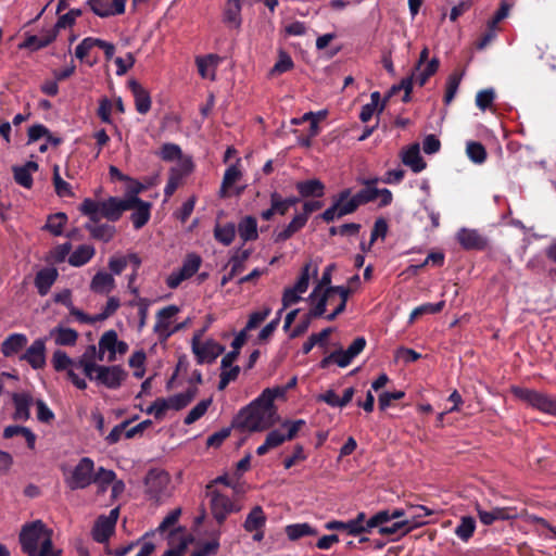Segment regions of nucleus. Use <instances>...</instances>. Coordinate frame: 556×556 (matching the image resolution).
I'll list each match as a JSON object with an SVG mask.
<instances>
[{
    "mask_svg": "<svg viewBox=\"0 0 556 556\" xmlns=\"http://www.w3.org/2000/svg\"><path fill=\"white\" fill-rule=\"evenodd\" d=\"M462 80V76L458 74H452L446 81V90L444 94V102L450 104L455 98L459 84Z\"/></svg>",
    "mask_w": 556,
    "mask_h": 556,
    "instance_id": "e2e57ef3",
    "label": "nucleus"
},
{
    "mask_svg": "<svg viewBox=\"0 0 556 556\" xmlns=\"http://www.w3.org/2000/svg\"><path fill=\"white\" fill-rule=\"evenodd\" d=\"M305 420L298 419V420H285L281 422V429H286L285 432L286 438L288 441L293 440L299 431L305 426Z\"/></svg>",
    "mask_w": 556,
    "mask_h": 556,
    "instance_id": "774afa93",
    "label": "nucleus"
},
{
    "mask_svg": "<svg viewBox=\"0 0 556 556\" xmlns=\"http://www.w3.org/2000/svg\"><path fill=\"white\" fill-rule=\"evenodd\" d=\"M51 536V530L42 521L36 520L21 531L22 549L28 556H62V551L53 547Z\"/></svg>",
    "mask_w": 556,
    "mask_h": 556,
    "instance_id": "f03ea898",
    "label": "nucleus"
},
{
    "mask_svg": "<svg viewBox=\"0 0 556 556\" xmlns=\"http://www.w3.org/2000/svg\"><path fill=\"white\" fill-rule=\"evenodd\" d=\"M51 339L59 346H73L78 340V332L75 329L59 325L52 328L46 340Z\"/></svg>",
    "mask_w": 556,
    "mask_h": 556,
    "instance_id": "412c9836",
    "label": "nucleus"
},
{
    "mask_svg": "<svg viewBox=\"0 0 556 556\" xmlns=\"http://www.w3.org/2000/svg\"><path fill=\"white\" fill-rule=\"evenodd\" d=\"M319 264L317 261L307 262L296 279L293 287L287 288L282 294L283 308H287L301 301L302 295L307 291L312 278L316 279Z\"/></svg>",
    "mask_w": 556,
    "mask_h": 556,
    "instance_id": "423d86ee",
    "label": "nucleus"
},
{
    "mask_svg": "<svg viewBox=\"0 0 556 556\" xmlns=\"http://www.w3.org/2000/svg\"><path fill=\"white\" fill-rule=\"evenodd\" d=\"M432 515V510L422 505L408 506V515L405 519L407 528L412 531L415 528L426 525L425 518Z\"/></svg>",
    "mask_w": 556,
    "mask_h": 556,
    "instance_id": "c756f323",
    "label": "nucleus"
},
{
    "mask_svg": "<svg viewBox=\"0 0 556 556\" xmlns=\"http://www.w3.org/2000/svg\"><path fill=\"white\" fill-rule=\"evenodd\" d=\"M88 353L94 354L96 353V346L94 345H90L88 348L87 352L85 353V355L80 359H78L76 363H74L67 369L68 378L71 379L73 384L76 388L80 389V390H84V389L87 388V383H86V380L84 378V377H87V372L85 371V366L86 365H91V361H88L86 358Z\"/></svg>",
    "mask_w": 556,
    "mask_h": 556,
    "instance_id": "6ab92c4d",
    "label": "nucleus"
},
{
    "mask_svg": "<svg viewBox=\"0 0 556 556\" xmlns=\"http://www.w3.org/2000/svg\"><path fill=\"white\" fill-rule=\"evenodd\" d=\"M456 238L466 250H481L486 245V240L475 229L462 228Z\"/></svg>",
    "mask_w": 556,
    "mask_h": 556,
    "instance_id": "b1692460",
    "label": "nucleus"
},
{
    "mask_svg": "<svg viewBox=\"0 0 556 556\" xmlns=\"http://www.w3.org/2000/svg\"><path fill=\"white\" fill-rule=\"evenodd\" d=\"M119 516V508H113L108 516H100L96 521L92 529V536L94 541L104 543L114 532L117 519Z\"/></svg>",
    "mask_w": 556,
    "mask_h": 556,
    "instance_id": "4468645a",
    "label": "nucleus"
},
{
    "mask_svg": "<svg viewBox=\"0 0 556 556\" xmlns=\"http://www.w3.org/2000/svg\"><path fill=\"white\" fill-rule=\"evenodd\" d=\"M350 293L351 289L343 286L326 289L321 296L317 298V300L313 302H309L312 306V315L323 316L326 313L328 301L332 300H338L334 311L338 314H341L345 309Z\"/></svg>",
    "mask_w": 556,
    "mask_h": 556,
    "instance_id": "6e6552de",
    "label": "nucleus"
},
{
    "mask_svg": "<svg viewBox=\"0 0 556 556\" xmlns=\"http://www.w3.org/2000/svg\"><path fill=\"white\" fill-rule=\"evenodd\" d=\"M118 344V337L115 330L105 331L99 340V352L97 358L104 361V353L108 352V362H113L116 358V346Z\"/></svg>",
    "mask_w": 556,
    "mask_h": 556,
    "instance_id": "4be33fe9",
    "label": "nucleus"
},
{
    "mask_svg": "<svg viewBox=\"0 0 556 556\" xmlns=\"http://www.w3.org/2000/svg\"><path fill=\"white\" fill-rule=\"evenodd\" d=\"M271 313V308L268 306L263 307L260 311H255L250 314L245 330L250 331L257 328Z\"/></svg>",
    "mask_w": 556,
    "mask_h": 556,
    "instance_id": "13d9d810",
    "label": "nucleus"
},
{
    "mask_svg": "<svg viewBox=\"0 0 556 556\" xmlns=\"http://www.w3.org/2000/svg\"><path fill=\"white\" fill-rule=\"evenodd\" d=\"M164 161L180 160L182 152L179 146L175 143H165L157 153Z\"/></svg>",
    "mask_w": 556,
    "mask_h": 556,
    "instance_id": "69168bd1",
    "label": "nucleus"
},
{
    "mask_svg": "<svg viewBox=\"0 0 556 556\" xmlns=\"http://www.w3.org/2000/svg\"><path fill=\"white\" fill-rule=\"evenodd\" d=\"M445 303L444 301L438 302V303H426L422 304L415 309L409 315L408 323H414L419 316L426 315V314H435L442 311Z\"/></svg>",
    "mask_w": 556,
    "mask_h": 556,
    "instance_id": "8fccbe9b",
    "label": "nucleus"
},
{
    "mask_svg": "<svg viewBox=\"0 0 556 556\" xmlns=\"http://www.w3.org/2000/svg\"><path fill=\"white\" fill-rule=\"evenodd\" d=\"M476 530V520L471 516L460 518L458 526L455 528L456 536L463 542H467Z\"/></svg>",
    "mask_w": 556,
    "mask_h": 556,
    "instance_id": "a18cd8bd",
    "label": "nucleus"
},
{
    "mask_svg": "<svg viewBox=\"0 0 556 556\" xmlns=\"http://www.w3.org/2000/svg\"><path fill=\"white\" fill-rule=\"evenodd\" d=\"M94 463L89 457H83L66 479L71 490L85 489L93 482Z\"/></svg>",
    "mask_w": 556,
    "mask_h": 556,
    "instance_id": "f8f14e48",
    "label": "nucleus"
},
{
    "mask_svg": "<svg viewBox=\"0 0 556 556\" xmlns=\"http://www.w3.org/2000/svg\"><path fill=\"white\" fill-rule=\"evenodd\" d=\"M212 403V399H206L200 401L185 417V424L191 425L199 420L207 410L208 406Z\"/></svg>",
    "mask_w": 556,
    "mask_h": 556,
    "instance_id": "5fc2aeb1",
    "label": "nucleus"
},
{
    "mask_svg": "<svg viewBox=\"0 0 556 556\" xmlns=\"http://www.w3.org/2000/svg\"><path fill=\"white\" fill-rule=\"evenodd\" d=\"M333 270H334V264H329L325 268L320 279L317 281V285L315 286L314 290L312 291V293L308 296L309 302H313V301L317 300V298L321 296L326 289L332 288L330 286V283H331V276H332Z\"/></svg>",
    "mask_w": 556,
    "mask_h": 556,
    "instance_id": "a19ab883",
    "label": "nucleus"
},
{
    "mask_svg": "<svg viewBox=\"0 0 556 556\" xmlns=\"http://www.w3.org/2000/svg\"><path fill=\"white\" fill-rule=\"evenodd\" d=\"M96 250L92 245L81 244L68 256V263L72 266L80 267L87 264L94 255Z\"/></svg>",
    "mask_w": 556,
    "mask_h": 556,
    "instance_id": "4c0bfd02",
    "label": "nucleus"
},
{
    "mask_svg": "<svg viewBox=\"0 0 556 556\" xmlns=\"http://www.w3.org/2000/svg\"><path fill=\"white\" fill-rule=\"evenodd\" d=\"M240 177H241V172H240L239 167L236 164L230 165L224 174L223 184H222L223 194L225 193V190L232 187L240 179Z\"/></svg>",
    "mask_w": 556,
    "mask_h": 556,
    "instance_id": "680f3d73",
    "label": "nucleus"
},
{
    "mask_svg": "<svg viewBox=\"0 0 556 556\" xmlns=\"http://www.w3.org/2000/svg\"><path fill=\"white\" fill-rule=\"evenodd\" d=\"M125 202L128 203L129 210H134L130 215L134 228H142L150 219L152 204L140 198H125Z\"/></svg>",
    "mask_w": 556,
    "mask_h": 556,
    "instance_id": "dca6fc26",
    "label": "nucleus"
},
{
    "mask_svg": "<svg viewBox=\"0 0 556 556\" xmlns=\"http://www.w3.org/2000/svg\"><path fill=\"white\" fill-rule=\"evenodd\" d=\"M211 497V510L218 523H222L227 516L235 510L231 500L217 490L207 491Z\"/></svg>",
    "mask_w": 556,
    "mask_h": 556,
    "instance_id": "2eb2a0df",
    "label": "nucleus"
},
{
    "mask_svg": "<svg viewBox=\"0 0 556 556\" xmlns=\"http://www.w3.org/2000/svg\"><path fill=\"white\" fill-rule=\"evenodd\" d=\"M236 236V226L231 223L226 225H217L214 229L215 239L224 245H229Z\"/></svg>",
    "mask_w": 556,
    "mask_h": 556,
    "instance_id": "de8ad7c7",
    "label": "nucleus"
},
{
    "mask_svg": "<svg viewBox=\"0 0 556 556\" xmlns=\"http://www.w3.org/2000/svg\"><path fill=\"white\" fill-rule=\"evenodd\" d=\"M38 170V164L34 161H28L22 165L12 167L13 177L17 185L30 189L33 186V175Z\"/></svg>",
    "mask_w": 556,
    "mask_h": 556,
    "instance_id": "393cba45",
    "label": "nucleus"
},
{
    "mask_svg": "<svg viewBox=\"0 0 556 556\" xmlns=\"http://www.w3.org/2000/svg\"><path fill=\"white\" fill-rule=\"evenodd\" d=\"M440 62L437 58H433L429 62L425 63L420 71L414 70L413 74L416 75V83L419 86H424L430 76H432L439 68Z\"/></svg>",
    "mask_w": 556,
    "mask_h": 556,
    "instance_id": "49530a36",
    "label": "nucleus"
},
{
    "mask_svg": "<svg viewBox=\"0 0 556 556\" xmlns=\"http://www.w3.org/2000/svg\"><path fill=\"white\" fill-rule=\"evenodd\" d=\"M266 520L267 518L263 508L257 505L248 514L243 522V528L247 532H253L254 530H260V528H265Z\"/></svg>",
    "mask_w": 556,
    "mask_h": 556,
    "instance_id": "c9c22d12",
    "label": "nucleus"
},
{
    "mask_svg": "<svg viewBox=\"0 0 556 556\" xmlns=\"http://www.w3.org/2000/svg\"><path fill=\"white\" fill-rule=\"evenodd\" d=\"M410 530L407 528V525L405 522V519L391 521L390 523H387L383 528L379 529V533L382 535H390V534H406Z\"/></svg>",
    "mask_w": 556,
    "mask_h": 556,
    "instance_id": "0e129e2a",
    "label": "nucleus"
},
{
    "mask_svg": "<svg viewBox=\"0 0 556 556\" xmlns=\"http://www.w3.org/2000/svg\"><path fill=\"white\" fill-rule=\"evenodd\" d=\"M15 435H23L27 442L29 448H35L36 435L35 433L26 427L23 426H8L3 430V437L5 439L13 438Z\"/></svg>",
    "mask_w": 556,
    "mask_h": 556,
    "instance_id": "79ce46f5",
    "label": "nucleus"
},
{
    "mask_svg": "<svg viewBox=\"0 0 556 556\" xmlns=\"http://www.w3.org/2000/svg\"><path fill=\"white\" fill-rule=\"evenodd\" d=\"M366 346V340L364 337L356 338L346 350L334 351L330 354V358L339 367H346Z\"/></svg>",
    "mask_w": 556,
    "mask_h": 556,
    "instance_id": "a211bd4d",
    "label": "nucleus"
},
{
    "mask_svg": "<svg viewBox=\"0 0 556 556\" xmlns=\"http://www.w3.org/2000/svg\"><path fill=\"white\" fill-rule=\"evenodd\" d=\"M286 395V388L263 390L249 406L240 413L241 426L250 432L264 431L279 421L274 401Z\"/></svg>",
    "mask_w": 556,
    "mask_h": 556,
    "instance_id": "f257e3e1",
    "label": "nucleus"
},
{
    "mask_svg": "<svg viewBox=\"0 0 556 556\" xmlns=\"http://www.w3.org/2000/svg\"><path fill=\"white\" fill-rule=\"evenodd\" d=\"M327 530H339L345 531L348 534L357 535L359 534V528H357V522L349 521H338L332 520L325 525Z\"/></svg>",
    "mask_w": 556,
    "mask_h": 556,
    "instance_id": "4d7b16f0",
    "label": "nucleus"
},
{
    "mask_svg": "<svg viewBox=\"0 0 556 556\" xmlns=\"http://www.w3.org/2000/svg\"><path fill=\"white\" fill-rule=\"evenodd\" d=\"M306 224V215H295L293 219L279 232L275 233V241L282 242L288 240L296 231L303 228Z\"/></svg>",
    "mask_w": 556,
    "mask_h": 556,
    "instance_id": "58836bf2",
    "label": "nucleus"
},
{
    "mask_svg": "<svg viewBox=\"0 0 556 556\" xmlns=\"http://www.w3.org/2000/svg\"><path fill=\"white\" fill-rule=\"evenodd\" d=\"M115 478L116 475L113 470L100 467L93 475V482L98 485L100 492H104Z\"/></svg>",
    "mask_w": 556,
    "mask_h": 556,
    "instance_id": "3c124183",
    "label": "nucleus"
},
{
    "mask_svg": "<svg viewBox=\"0 0 556 556\" xmlns=\"http://www.w3.org/2000/svg\"><path fill=\"white\" fill-rule=\"evenodd\" d=\"M319 264L317 261L307 262L296 279L293 287L287 288L282 294L283 308H287L301 301L302 295L307 291L312 278L316 279Z\"/></svg>",
    "mask_w": 556,
    "mask_h": 556,
    "instance_id": "39448f33",
    "label": "nucleus"
},
{
    "mask_svg": "<svg viewBox=\"0 0 556 556\" xmlns=\"http://www.w3.org/2000/svg\"><path fill=\"white\" fill-rule=\"evenodd\" d=\"M28 339L23 333L10 334L1 344V352L4 356L11 357L20 352L27 344Z\"/></svg>",
    "mask_w": 556,
    "mask_h": 556,
    "instance_id": "72a5a7b5",
    "label": "nucleus"
},
{
    "mask_svg": "<svg viewBox=\"0 0 556 556\" xmlns=\"http://www.w3.org/2000/svg\"><path fill=\"white\" fill-rule=\"evenodd\" d=\"M128 210L129 205L125 202V199L116 197H110L102 201L86 198L79 206L81 214L88 216L92 222H99L101 218L116 222Z\"/></svg>",
    "mask_w": 556,
    "mask_h": 556,
    "instance_id": "7ed1b4c3",
    "label": "nucleus"
},
{
    "mask_svg": "<svg viewBox=\"0 0 556 556\" xmlns=\"http://www.w3.org/2000/svg\"><path fill=\"white\" fill-rule=\"evenodd\" d=\"M509 7L503 3L495 15L488 22V31L482 36L478 43V49H484L495 37L497 24L507 17Z\"/></svg>",
    "mask_w": 556,
    "mask_h": 556,
    "instance_id": "bb28decb",
    "label": "nucleus"
},
{
    "mask_svg": "<svg viewBox=\"0 0 556 556\" xmlns=\"http://www.w3.org/2000/svg\"><path fill=\"white\" fill-rule=\"evenodd\" d=\"M219 61L220 59L215 54L197 58V65L200 75L203 78L214 80Z\"/></svg>",
    "mask_w": 556,
    "mask_h": 556,
    "instance_id": "f704fd0d",
    "label": "nucleus"
},
{
    "mask_svg": "<svg viewBox=\"0 0 556 556\" xmlns=\"http://www.w3.org/2000/svg\"><path fill=\"white\" fill-rule=\"evenodd\" d=\"M179 308L176 305H168L156 313V320L153 332L160 341H166L173 333L181 329V325H174Z\"/></svg>",
    "mask_w": 556,
    "mask_h": 556,
    "instance_id": "9b49d317",
    "label": "nucleus"
},
{
    "mask_svg": "<svg viewBox=\"0 0 556 556\" xmlns=\"http://www.w3.org/2000/svg\"><path fill=\"white\" fill-rule=\"evenodd\" d=\"M402 162L410 167L414 173H419L426 167V163L420 155L418 143H414L401 152Z\"/></svg>",
    "mask_w": 556,
    "mask_h": 556,
    "instance_id": "cd10ccee",
    "label": "nucleus"
},
{
    "mask_svg": "<svg viewBox=\"0 0 556 556\" xmlns=\"http://www.w3.org/2000/svg\"><path fill=\"white\" fill-rule=\"evenodd\" d=\"M285 531L288 539L291 541H296L304 536L317 534V531L306 522L289 525L286 527Z\"/></svg>",
    "mask_w": 556,
    "mask_h": 556,
    "instance_id": "37998d69",
    "label": "nucleus"
},
{
    "mask_svg": "<svg viewBox=\"0 0 556 556\" xmlns=\"http://www.w3.org/2000/svg\"><path fill=\"white\" fill-rule=\"evenodd\" d=\"M240 12V0H228L225 10V21L235 27H239L241 24Z\"/></svg>",
    "mask_w": 556,
    "mask_h": 556,
    "instance_id": "09e8293b",
    "label": "nucleus"
},
{
    "mask_svg": "<svg viewBox=\"0 0 556 556\" xmlns=\"http://www.w3.org/2000/svg\"><path fill=\"white\" fill-rule=\"evenodd\" d=\"M128 87L132 92L137 112L140 114H147L151 109V97L148 90L136 79H130L128 81Z\"/></svg>",
    "mask_w": 556,
    "mask_h": 556,
    "instance_id": "a878e982",
    "label": "nucleus"
},
{
    "mask_svg": "<svg viewBox=\"0 0 556 556\" xmlns=\"http://www.w3.org/2000/svg\"><path fill=\"white\" fill-rule=\"evenodd\" d=\"M511 392L516 397L528 403L532 407L545 413H556V401H553L543 393L520 387H513Z\"/></svg>",
    "mask_w": 556,
    "mask_h": 556,
    "instance_id": "ddd939ff",
    "label": "nucleus"
},
{
    "mask_svg": "<svg viewBox=\"0 0 556 556\" xmlns=\"http://www.w3.org/2000/svg\"><path fill=\"white\" fill-rule=\"evenodd\" d=\"M293 65H294V63H293L291 56L288 53H286L285 51H280L279 59L276 62V64L274 65V67L271 68L270 74L275 75V74L286 73V72L290 71L293 67Z\"/></svg>",
    "mask_w": 556,
    "mask_h": 556,
    "instance_id": "338daca9",
    "label": "nucleus"
},
{
    "mask_svg": "<svg viewBox=\"0 0 556 556\" xmlns=\"http://www.w3.org/2000/svg\"><path fill=\"white\" fill-rule=\"evenodd\" d=\"M53 184L55 188V192L60 197H70L72 195V189L70 184L62 179L60 175V167L54 165L53 167Z\"/></svg>",
    "mask_w": 556,
    "mask_h": 556,
    "instance_id": "bf43d9fd",
    "label": "nucleus"
},
{
    "mask_svg": "<svg viewBox=\"0 0 556 556\" xmlns=\"http://www.w3.org/2000/svg\"><path fill=\"white\" fill-rule=\"evenodd\" d=\"M115 288V279L112 274L99 270L90 281V290L99 294H109Z\"/></svg>",
    "mask_w": 556,
    "mask_h": 556,
    "instance_id": "c85d7f7f",
    "label": "nucleus"
},
{
    "mask_svg": "<svg viewBox=\"0 0 556 556\" xmlns=\"http://www.w3.org/2000/svg\"><path fill=\"white\" fill-rule=\"evenodd\" d=\"M239 237L244 241H254L258 237L257 222L253 216L243 217L238 224Z\"/></svg>",
    "mask_w": 556,
    "mask_h": 556,
    "instance_id": "e433bc0d",
    "label": "nucleus"
},
{
    "mask_svg": "<svg viewBox=\"0 0 556 556\" xmlns=\"http://www.w3.org/2000/svg\"><path fill=\"white\" fill-rule=\"evenodd\" d=\"M33 397L28 393H16L13 395V403L15 406V412L13 417L15 420L25 421L29 418L30 412L29 408L33 405Z\"/></svg>",
    "mask_w": 556,
    "mask_h": 556,
    "instance_id": "7c9ffc66",
    "label": "nucleus"
},
{
    "mask_svg": "<svg viewBox=\"0 0 556 556\" xmlns=\"http://www.w3.org/2000/svg\"><path fill=\"white\" fill-rule=\"evenodd\" d=\"M197 394L195 388H189L185 392L172 395L167 397V402L170 409L179 410L184 407H186L194 397Z\"/></svg>",
    "mask_w": 556,
    "mask_h": 556,
    "instance_id": "c03bdc74",
    "label": "nucleus"
},
{
    "mask_svg": "<svg viewBox=\"0 0 556 556\" xmlns=\"http://www.w3.org/2000/svg\"><path fill=\"white\" fill-rule=\"evenodd\" d=\"M204 331L205 328L200 330L191 341L192 352L199 364L213 363L225 351V348L213 339L202 342Z\"/></svg>",
    "mask_w": 556,
    "mask_h": 556,
    "instance_id": "1a4fd4ad",
    "label": "nucleus"
},
{
    "mask_svg": "<svg viewBox=\"0 0 556 556\" xmlns=\"http://www.w3.org/2000/svg\"><path fill=\"white\" fill-rule=\"evenodd\" d=\"M146 495L155 504L165 503L173 494L170 476L161 469L150 470L144 479Z\"/></svg>",
    "mask_w": 556,
    "mask_h": 556,
    "instance_id": "20e7f679",
    "label": "nucleus"
},
{
    "mask_svg": "<svg viewBox=\"0 0 556 556\" xmlns=\"http://www.w3.org/2000/svg\"><path fill=\"white\" fill-rule=\"evenodd\" d=\"M466 153L467 156L476 164H482L486 159V151L480 142H467Z\"/></svg>",
    "mask_w": 556,
    "mask_h": 556,
    "instance_id": "603ef678",
    "label": "nucleus"
},
{
    "mask_svg": "<svg viewBox=\"0 0 556 556\" xmlns=\"http://www.w3.org/2000/svg\"><path fill=\"white\" fill-rule=\"evenodd\" d=\"M58 270L55 268H43L39 270L35 278V286L40 295H46L50 291L52 285L58 278Z\"/></svg>",
    "mask_w": 556,
    "mask_h": 556,
    "instance_id": "473e14b6",
    "label": "nucleus"
},
{
    "mask_svg": "<svg viewBox=\"0 0 556 556\" xmlns=\"http://www.w3.org/2000/svg\"><path fill=\"white\" fill-rule=\"evenodd\" d=\"M87 377L105 386L109 389L118 388L126 377V372L119 366H100L91 362L85 366Z\"/></svg>",
    "mask_w": 556,
    "mask_h": 556,
    "instance_id": "0eeeda50",
    "label": "nucleus"
},
{
    "mask_svg": "<svg viewBox=\"0 0 556 556\" xmlns=\"http://www.w3.org/2000/svg\"><path fill=\"white\" fill-rule=\"evenodd\" d=\"M358 206L359 203L355 195H351V190L345 189L338 194L333 204L323 213L321 217L325 222L330 223L336 218H340L355 212Z\"/></svg>",
    "mask_w": 556,
    "mask_h": 556,
    "instance_id": "9d476101",
    "label": "nucleus"
},
{
    "mask_svg": "<svg viewBox=\"0 0 556 556\" xmlns=\"http://www.w3.org/2000/svg\"><path fill=\"white\" fill-rule=\"evenodd\" d=\"M67 220V216L64 213H56L51 215L46 224V228L54 236H60L63 231V227Z\"/></svg>",
    "mask_w": 556,
    "mask_h": 556,
    "instance_id": "6e6d98bb",
    "label": "nucleus"
},
{
    "mask_svg": "<svg viewBox=\"0 0 556 556\" xmlns=\"http://www.w3.org/2000/svg\"><path fill=\"white\" fill-rule=\"evenodd\" d=\"M88 3L94 14L108 17L124 13L126 0H89Z\"/></svg>",
    "mask_w": 556,
    "mask_h": 556,
    "instance_id": "aec40b11",
    "label": "nucleus"
},
{
    "mask_svg": "<svg viewBox=\"0 0 556 556\" xmlns=\"http://www.w3.org/2000/svg\"><path fill=\"white\" fill-rule=\"evenodd\" d=\"M201 258L195 254H189L184 261L179 271L186 279L192 277L200 268Z\"/></svg>",
    "mask_w": 556,
    "mask_h": 556,
    "instance_id": "864d4df0",
    "label": "nucleus"
},
{
    "mask_svg": "<svg viewBox=\"0 0 556 556\" xmlns=\"http://www.w3.org/2000/svg\"><path fill=\"white\" fill-rule=\"evenodd\" d=\"M33 369H41L46 365V339L35 340L21 356Z\"/></svg>",
    "mask_w": 556,
    "mask_h": 556,
    "instance_id": "f3484780",
    "label": "nucleus"
},
{
    "mask_svg": "<svg viewBox=\"0 0 556 556\" xmlns=\"http://www.w3.org/2000/svg\"><path fill=\"white\" fill-rule=\"evenodd\" d=\"M75 362L62 350L54 351L52 365L55 370H67Z\"/></svg>",
    "mask_w": 556,
    "mask_h": 556,
    "instance_id": "052dcab7",
    "label": "nucleus"
},
{
    "mask_svg": "<svg viewBox=\"0 0 556 556\" xmlns=\"http://www.w3.org/2000/svg\"><path fill=\"white\" fill-rule=\"evenodd\" d=\"M85 228L89 231L90 236L93 239L109 242L113 239L115 235V227L110 224H100L99 222H92L90 219L89 223L85 225Z\"/></svg>",
    "mask_w": 556,
    "mask_h": 556,
    "instance_id": "2f4dec72",
    "label": "nucleus"
},
{
    "mask_svg": "<svg viewBox=\"0 0 556 556\" xmlns=\"http://www.w3.org/2000/svg\"><path fill=\"white\" fill-rule=\"evenodd\" d=\"M480 521L483 525L490 526L496 520H508L517 517V511L514 508L495 507L486 511L481 509L479 505L476 507Z\"/></svg>",
    "mask_w": 556,
    "mask_h": 556,
    "instance_id": "5701e85b",
    "label": "nucleus"
},
{
    "mask_svg": "<svg viewBox=\"0 0 556 556\" xmlns=\"http://www.w3.org/2000/svg\"><path fill=\"white\" fill-rule=\"evenodd\" d=\"M299 193L304 197H323L325 186L319 179H309L296 184Z\"/></svg>",
    "mask_w": 556,
    "mask_h": 556,
    "instance_id": "ea45409f",
    "label": "nucleus"
}]
</instances>
